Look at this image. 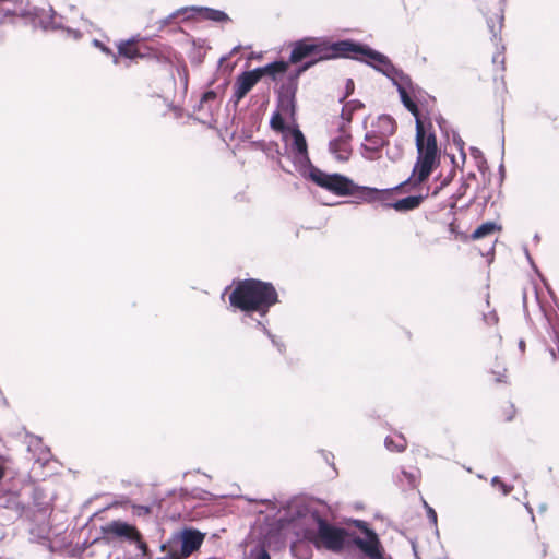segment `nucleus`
Instances as JSON below:
<instances>
[{
	"mask_svg": "<svg viewBox=\"0 0 559 559\" xmlns=\"http://www.w3.org/2000/svg\"><path fill=\"white\" fill-rule=\"evenodd\" d=\"M304 519L307 523L317 524V531L306 530L305 537L311 542L316 548H325L333 552H341L345 549L354 548L350 544L348 531L328 522L321 513L307 506H298L294 511L293 520Z\"/></svg>",
	"mask_w": 559,
	"mask_h": 559,
	"instance_id": "nucleus-1",
	"label": "nucleus"
},
{
	"mask_svg": "<svg viewBox=\"0 0 559 559\" xmlns=\"http://www.w3.org/2000/svg\"><path fill=\"white\" fill-rule=\"evenodd\" d=\"M278 294L274 285L255 278L238 281L229 295V304L239 310H258V316L265 318Z\"/></svg>",
	"mask_w": 559,
	"mask_h": 559,
	"instance_id": "nucleus-2",
	"label": "nucleus"
},
{
	"mask_svg": "<svg viewBox=\"0 0 559 559\" xmlns=\"http://www.w3.org/2000/svg\"><path fill=\"white\" fill-rule=\"evenodd\" d=\"M52 16H43V12L37 7H31L23 0H0V24L7 22L15 23L16 20H22L24 24L32 25L33 28L55 29L60 28L61 25L57 24Z\"/></svg>",
	"mask_w": 559,
	"mask_h": 559,
	"instance_id": "nucleus-3",
	"label": "nucleus"
},
{
	"mask_svg": "<svg viewBox=\"0 0 559 559\" xmlns=\"http://www.w3.org/2000/svg\"><path fill=\"white\" fill-rule=\"evenodd\" d=\"M380 51L350 38L330 41L324 37V59H353L373 68Z\"/></svg>",
	"mask_w": 559,
	"mask_h": 559,
	"instance_id": "nucleus-4",
	"label": "nucleus"
},
{
	"mask_svg": "<svg viewBox=\"0 0 559 559\" xmlns=\"http://www.w3.org/2000/svg\"><path fill=\"white\" fill-rule=\"evenodd\" d=\"M352 522L364 535L359 536L357 533L348 531L350 544L359 550L361 559H391L386 556L378 533L370 527L368 522L359 519Z\"/></svg>",
	"mask_w": 559,
	"mask_h": 559,
	"instance_id": "nucleus-5",
	"label": "nucleus"
},
{
	"mask_svg": "<svg viewBox=\"0 0 559 559\" xmlns=\"http://www.w3.org/2000/svg\"><path fill=\"white\" fill-rule=\"evenodd\" d=\"M305 178L340 197H350L353 195V188H357V183L349 177L338 173L328 174L316 166L307 171Z\"/></svg>",
	"mask_w": 559,
	"mask_h": 559,
	"instance_id": "nucleus-6",
	"label": "nucleus"
},
{
	"mask_svg": "<svg viewBox=\"0 0 559 559\" xmlns=\"http://www.w3.org/2000/svg\"><path fill=\"white\" fill-rule=\"evenodd\" d=\"M136 526L122 521L112 520L100 526V536L95 537L91 545L119 547L132 540Z\"/></svg>",
	"mask_w": 559,
	"mask_h": 559,
	"instance_id": "nucleus-7",
	"label": "nucleus"
},
{
	"mask_svg": "<svg viewBox=\"0 0 559 559\" xmlns=\"http://www.w3.org/2000/svg\"><path fill=\"white\" fill-rule=\"evenodd\" d=\"M205 534L194 527H183L176 532L165 544H162L160 550H165L167 546L177 547L181 557H189L199 550L204 540Z\"/></svg>",
	"mask_w": 559,
	"mask_h": 559,
	"instance_id": "nucleus-8",
	"label": "nucleus"
},
{
	"mask_svg": "<svg viewBox=\"0 0 559 559\" xmlns=\"http://www.w3.org/2000/svg\"><path fill=\"white\" fill-rule=\"evenodd\" d=\"M289 132L292 135L290 152L293 154V163L296 170L302 177H306L307 171L314 167L309 157L306 136L297 124Z\"/></svg>",
	"mask_w": 559,
	"mask_h": 559,
	"instance_id": "nucleus-9",
	"label": "nucleus"
},
{
	"mask_svg": "<svg viewBox=\"0 0 559 559\" xmlns=\"http://www.w3.org/2000/svg\"><path fill=\"white\" fill-rule=\"evenodd\" d=\"M316 53H321V59H324V37H304L292 44L289 62L297 64Z\"/></svg>",
	"mask_w": 559,
	"mask_h": 559,
	"instance_id": "nucleus-10",
	"label": "nucleus"
},
{
	"mask_svg": "<svg viewBox=\"0 0 559 559\" xmlns=\"http://www.w3.org/2000/svg\"><path fill=\"white\" fill-rule=\"evenodd\" d=\"M372 69L385 75L396 88L400 86L406 88V91L414 92L415 86L411 76L396 68L384 53L380 52Z\"/></svg>",
	"mask_w": 559,
	"mask_h": 559,
	"instance_id": "nucleus-11",
	"label": "nucleus"
},
{
	"mask_svg": "<svg viewBox=\"0 0 559 559\" xmlns=\"http://www.w3.org/2000/svg\"><path fill=\"white\" fill-rule=\"evenodd\" d=\"M298 84L299 82L287 75L277 91V109L282 114L288 115L292 120H295L297 110L296 94Z\"/></svg>",
	"mask_w": 559,
	"mask_h": 559,
	"instance_id": "nucleus-12",
	"label": "nucleus"
},
{
	"mask_svg": "<svg viewBox=\"0 0 559 559\" xmlns=\"http://www.w3.org/2000/svg\"><path fill=\"white\" fill-rule=\"evenodd\" d=\"M411 179H406L397 186L386 189H378L373 187L357 185V188H353V195L358 199V202L372 203L376 201H381L383 204L386 203L394 191L400 190Z\"/></svg>",
	"mask_w": 559,
	"mask_h": 559,
	"instance_id": "nucleus-13",
	"label": "nucleus"
},
{
	"mask_svg": "<svg viewBox=\"0 0 559 559\" xmlns=\"http://www.w3.org/2000/svg\"><path fill=\"white\" fill-rule=\"evenodd\" d=\"M416 148L418 156L425 159L438 160V145L437 138L433 132L426 134L424 124L420 119H417L416 126Z\"/></svg>",
	"mask_w": 559,
	"mask_h": 559,
	"instance_id": "nucleus-14",
	"label": "nucleus"
},
{
	"mask_svg": "<svg viewBox=\"0 0 559 559\" xmlns=\"http://www.w3.org/2000/svg\"><path fill=\"white\" fill-rule=\"evenodd\" d=\"M338 135L329 142V152L338 160L347 162L352 155V134L345 123L337 128Z\"/></svg>",
	"mask_w": 559,
	"mask_h": 559,
	"instance_id": "nucleus-15",
	"label": "nucleus"
},
{
	"mask_svg": "<svg viewBox=\"0 0 559 559\" xmlns=\"http://www.w3.org/2000/svg\"><path fill=\"white\" fill-rule=\"evenodd\" d=\"M437 165L438 160L425 159V157L417 156L412 175L407 178L411 179V181L406 185H412L413 187L419 186L429 178Z\"/></svg>",
	"mask_w": 559,
	"mask_h": 559,
	"instance_id": "nucleus-16",
	"label": "nucleus"
},
{
	"mask_svg": "<svg viewBox=\"0 0 559 559\" xmlns=\"http://www.w3.org/2000/svg\"><path fill=\"white\" fill-rule=\"evenodd\" d=\"M251 73L252 72L243 71L236 78L234 85V94L230 98V102L234 104L235 107L258 83L254 80V78L251 76Z\"/></svg>",
	"mask_w": 559,
	"mask_h": 559,
	"instance_id": "nucleus-17",
	"label": "nucleus"
},
{
	"mask_svg": "<svg viewBox=\"0 0 559 559\" xmlns=\"http://www.w3.org/2000/svg\"><path fill=\"white\" fill-rule=\"evenodd\" d=\"M365 141H367L369 144L362 143L360 148L362 151V156L367 159H373L374 155L378 154L381 148L389 143L388 139L379 133L377 134L373 132H367L365 134Z\"/></svg>",
	"mask_w": 559,
	"mask_h": 559,
	"instance_id": "nucleus-18",
	"label": "nucleus"
},
{
	"mask_svg": "<svg viewBox=\"0 0 559 559\" xmlns=\"http://www.w3.org/2000/svg\"><path fill=\"white\" fill-rule=\"evenodd\" d=\"M426 198L427 194L407 195L393 202L383 203V206L393 209L400 213H405L418 209Z\"/></svg>",
	"mask_w": 559,
	"mask_h": 559,
	"instance_id": "nucleus-19",
	"label": "nucleus"
},
{
	"mask_svg": "<svg viewBox=\"0 0 559 559\" xmlns=\"http://www.w3.org/2000/svg\"><path fill=\"white\" fill-rule=\"evenodd\" d=\"M192 16L198 15L202 20L212 21L215 23H226L229 22L230 19L228 14L222 10L209 8V7H191Z\"/></svg>",
	"mask_w": 559,
	"mask_h": 559,
	"instance_id": "nucleus-20",
	"label": "nucleus"
},
{
	"mask_svg": "<svg viewBox=\"0 0 559 559\" xmlns=\"http://www.w3.org/2000/svg\"><path fill=\"white\" fill-rule=\"evenodd\" d=\"M242 312V316L240 318V322L249 328V329H255L261 330L265 334V330H269L266 328V324L269 320L265 318L259 317L255 318V314H258V310H240Z\"/></svg>",
	"mask_w": 559,
	"mask_h": 559,
	"instance_id": "nucleus-21",
	"label": "nucleus"
},
{
	"mask_svg": "<svg viewBox=\"0 0 559 559\" xmlns=\"http://www.w3.org/2000/svg\"><path fill=\"white\" fill-rule=\"evenodd\" d=\"M136 39L135 37H131L127 40H121L118 44V56L134 60L138 58H144V55L141 53L139 48L135 46Z\"/></svg>",
	"mask_w": 559,
	"mask_h": 559,
	"instance_id": "nucleus-22",
	"label": "nucleus"
},
{
	"mask_svg": "<svg viewBox=\"0 0 559 559\" xmlns=\"http://www.w3.org/2000/svg\"><path fill=\"white\" fill-rule=\"evenodd\" d=\"M496 2L498 4V8H497V12L495 13V15L497 17L498 25H496V22L493 21L492 17L487 19V26L491 33L492 40H496L498 37V34L501 32L502 23H503V19H504L506 0H496Z\"/></svg>",
	"mask_w": 559,
	"mask_h": 559,
	"instance_id": "nucleus-23",
	"label": "nucleus"
},
{
	"mask_svg": "<svg viewBox=\"0 0 559 559\" xmlns=\"http://www.w3.org/2000/svg\"><path fill=\"white\" fill-rule=\"evenodd\" d=\"M0 507L12 510L17 516H21L24 512V506L19 500L16 492H7L4 497L0 498Z\"/></svg>",
	"mask_w": 559,
	"mask_h": 559,
	"instance_id": "nucleus-24",
	"label": "nucleus"
},
{
	"mask_svg": "<svg viewBox=\"0 0 559 559\" xmlns=\"http://www.w3.org/2000/svg\"><path fill=\"white\" fill-rule=\"evenodd\" d=\"M321 53H316L313 57H310L302 62L292 72H289L287 75L290 78H294L297 82L299 81L300 75L316 66L320 61H326L328 59H321Z\"/></svg>",
	"mask_w": 559,
	"mask_h": 559,
	"instance_id": "nucleus-25",
	"label": "nucleus"
},
{
	"mask_svg": "<svg viewBox=\"0 0 559 559\" xmlns=\"http://www.w3.org/2000/svg\"><path fill=\"white\" fill-rule=\"evenodd\" d=\"M321 53H316L313 57H310L302 62L292 72H289L287 75L290 78H294L297 82L299 81L300 75L316 66L320 61H326L328 59H321Z\"/></svg>",
	"mask_w": 559,
	"mask_h": 559,
	"instance_id": "nucleus-26",
	"label": "nucleus"
},
{
	"mask_svg": "<svg viewBox=\"0 0 559 559\" xmlns=\"http://www.w3.org/2000/svg\"><path fill=\"white\" fill-rule=\"evenodd\" d=\"M379 134L388 139L393 135L396 130L395 120L389 115H381L378 118Z\"/></svg>",
	"mask_w": 559,
	"mask_h": 559,
	"instance_id": "nucleus-27",
	"label": "nucleus"
},
{
	"mask_svg": "<svg viewBox=\"0 0 559 559\" xmlns=\"http://www.w3.org/2000/svg\"><path fill=\"white\" fill-rule=\"evenodd\" d=\"M397 92L400 95V99L403 106L415 117V119H419V108L417 103L409 96V91L406 88H402L397 86Z\"/></svg>",
	"mask_w": 559,
	"mask_h": 559,
	"instance_id": "nucleus-28",
	"label": "nucleus"
},
{
	"mask_svg": "<svg viewBox=\"0 0 559 559\" xmlns=\"http://www.w3.org/2000/svg\"><path fill=\"white\" fill-rule=\"evenodd\" d=\"M501 226L497 225L493 222H485L479 225L471 235L473 240L481 239L489 235H492L496 230H500Z\"/></svg>",
	"mask_w": 559,
	"mask_h": 559,
	"instance_id": "nucleus-29",
	"label": "nucleus"
},
{
	"mask_svg": "<svg viewBox=\"0 0 559 559\" xmlns=\"http://www.w3.org/2000/svg\"><path fill=\"white\" fill-rule=\"evenodd\" d=\"M132 540L128 544L135 545L136 549L140 551L142 558L150 557L151 551L148 548V545L143 538L142 533L138 530V527L134 531V534H132Z\"/></svg>",
	"mask_w": 559,
	"mask_h": 559,
	"instance_id": "nucleus-30",
	"label": "nucleus"
},
{
	"mask_svg": "<svg viewBox=\"0 0 559 559\" xmlns=\"http://www.w3.org/2000/svg\"><path fill=\"white\" fill-rule=\"evenodd\" d=\"M400 442H395L391 437L384 439V447L391 452H404L407 447L406 439L403 433H397Z\"/></svg>",
	"mask_w": 559,
	"mask_h": 559,
	"instance_id": "nucleus-31",
	"label": "nucleus"
},
{
	"mask_svg": "<svg viewBox=\"0 0 559 559\" xmlns=\"http://www.w3.org/2000/svg\"><path fill=\"white\" fill-rule=\"evenodd\" d=\"M270 127L278 132L290 131L292 129L286 124L285 119L283 118L280 110L273 112L270 119Z\"/></svg>",
	"mask_w": 559,
	"mask_h": 559,
	"instance_id": "nucleus-32",
	"label": "nucleus"
},
{
	"mask_svg": "<svg viewBox=\"0 0 559 559\" xmlns=\"http://www.w3.org/2000/svg\"><path fill=\"white\" fill-rule=\"evenodd\" d=\"M471 155L475 159L477 169L485 174L487 170H489L487 159L485 158L483 152L477 147H471Z\"/></svg>",
	"mask_w": 559,
	"mask_h": 559,
	"instance_id": "nucleus-33",
	"label": "nucleus"
},
{
	"mask_svg": "<svg viewBox=\"0 0 559 559\" xmlns=\"http://www.w3.org/2000/svg\"><path fill=\"white\" fill-rule=\"evenodd\" d=\"M188 12H191V7L179 8L178 10L174 11L173 13H170L169 15H167L166 17H164L157 22L159 25L158 29H163L165 26L173 23L176 17H178L182 14H186Z\"/></svg>",
	"mask_w": 559,
	"mask_h": 559,
	"instance_id": "nucleus-34",
	"label": "nucleus"
},
{
	"mask_svg": "<svg viewBox=\"0 0 559 559\" xmlns=\"http://www.w3.org/2000/svg\"><path fill=\"white\" fill-rule=\"evenodd\" d=\"M270 64L273 66L271 70L265 71L266 75L271 76L273 80L276 79L280 74H285L288 70V63L285 61H274Z\"/></svg>",
	"mask_w": 559,
	"mask_h": 559,
	"instance_id": "nucleus-35",
	"label": "nucleus"
},
{
	"mask_svg": "<svg viewBox=\"0 0 559 559\" xmlns=\"http://www.w3.org/2000/svg\"><path fill=\"white\" fill-rule=\"evenodd\" d=\"M92 45L99 49L104 55L108 56V57H112V62L115 64H118L119 62V59H118V56L114 52V50L111 48H109L108 46H106L103 41H100L99 39L97 38H94L92 40Z\"/></svg>",
	"mask_w": 559,
	"mask_h": 559,
	"instance_id": "nucleus-36",
	"label": "nucleus"
},
{
	"mask_svg": "<svg viewBox=\"0 0 559 559\" xmlns=\"http://www.w3.org/2000/svg\"><path fill=\"white\" fill-rule=\"evenodd\" d=\"M39 10L43 12V16L47 19V16H53L51 17L57 24H60L61 27L59 29H63L64 31V26L62 25V15H58L56 13V11L52 9V7H49L48 10H45V9H41L39 8ZM58 28H55L53 31H57Z\"/></svg>",
	"mask_w": 559,
	"mask_h": 559,
	"instance_id": "nucleus-37",
	"label": "nucleus"
},
{
	"mask_svg": "<svg viewBox=\"0 0 559 559\" xmlns=\"http://www.w3.org/2000/svg\"><path fill=\"white\" fill-rule=\"evenodd\" d=\"M265 335L270 338L272 345L276 347L281 354H284L286 349L284 342H282L276 335L272 334L270 330H265Z\"/></svg>",
	"mask_w": 559,
	"mask_h": 559,
	"instance_id": "nucleus-38",
	"label": "nucleus"
},
{
	"mask_svg": "<svg viewBox=\"0 0 559 559\" xmlns=\"http://www.w3.org/2000/svg\"><path fill=\"white\" fill-rule=\"evenodd\" d=\"M272 68V64H265L263 67H258L253 70H249L248 72H252L251 76L254 78L257 82H259L264 75H266L265 71L271 70Z\"/></svg>",
	"mask_w": 559,
	"mask_h": 559,
	"instance_id": "nucleus-39",
	"label": "nucleus"
},
{
	"mask_svg": "<svg viewBox=\"0 0 559 559\" xmlns=\"http://www.w3.org/2000/svg\"><path fill=\"white\" fill-rule=\"evenodd\" d=\"M165 556L158 557L157 559H186L187 557H181L180 551L177 550V547L167 546L165 550H163Z\"/></svg>",
	"mask_w": 559,
	"mask_h": 559,
	"instance_id": "nucleus-40",
	"label": "nucleus"
},
{
	"mask_svg": "<svg viewBox=\"0 0 559 559\" xmlns=\"http://www.w3.org/2000/svg\"><path fill=\"white\" fill-rule=\"evenodd\" d=\"M453 142H454L456 148L460 151L462 160L464 162L466 158V154L464 152V141L460 138V135L455 131H453Z\"/></svg>",
	"mask_w": 559,
	"mask_h": 559,
	"instance_id": "nucleus-41",
	"label": "nucleus"
},
{
	"mask_svg": "<svg viewBox=\"0 0 559 559\" xmlns=\"http://www.w3.org/2000/svg\"><path fill=\"white\" fill-rule=\"evenodd\" d=\"M354 90H355V84H354V81L352 79H347L346 80V83H345V94L344 96L340 99V102H344L347 97H349L353 93H354Z\"/></svg>",
	"mask_w": 559,
	"mask_h": 559,
	"instance_id": "nucleus-42",
	"label": "nucleus"
},
{
	"mask_svg": "<svg viewBox=\"0 0 559 559\" xmlns=\"http://www.w3.org/2000/svg\"><path fill=\"white\" fill-rule=\"evenodd\" d=\"M132 509H133V512H134L136 515H139V516H141V515H147V514H150V513L152 512V508H151V507H148V506L134 504V506L132 507Z\"/></svg>",
	"mask_w": 559,
	"mask_h": 559,
	"instance_id": "nucleus-43",
	"label": "nucleus"
},
{
	"mask_svg": "<svg viewBox=\"0 0 559 559\" xmlns=\"http://www.w3.org/2000/svg\"><path fill=\"white\" fill-rule=\"evenodd\" d=\"M216 92L214 90H209L204 92L201 96V104H206L209 102H212L216 98Z\"/></svg>",
	"mask_w": 559,
	"mask_h": 559,
	"instance_id": "nucleus-44",
	"label": "nucleus"
},
{
	"mask_svg": "<svg viewBox=\"0 0 559 559\" xmlns=\"http://www.w3.org/2000/svg\"><path fill=\"white\" fill-rule=\"evenodd\" d=\"M424 503H425V508L427 510V516L429 519V522L432 523L433 525H437V512L435 511L433 508L428 506L427 502H424Z\"/></svg>",
	"mask_w": 559,
	"mask_h": 559,
	"instance_id": "nucleus-45",
	"label": "nucleus"
},
{
	"mask_svg": "<svg viewBox=\"0 0 559 559\" xmlns=\"http://www.w3.org/2000/svg\"><path fill=\"white\" fill-rule=\"evenodd\" d=\"M346 107L350 109V111H355V110H358L360 108L364 107V104L358 100V99H354V100H350L346 104Z\"/></svg>",
	"mask_w": 559,
	"mask_h": 559,
	"instance_id": "nucleus-46",
	"label": "nucleus"
},
{
	"mask_svg": "<svg viewBox=\"0 0 559 559\" xmlns=\"http://www.w3.org/2000/svg\"><path fill=\"white\" fill-rule=\"evenodd\" d=\"M346 109H347V107H346V106H345V107H343L342 112H341V117L345 120V122H344V123H345V124H346V127L348 128V124H349V123H350V121H352V111L347 112V111H346Z\"/></svg>",
	"mask_w": 559,
	"mask_h": 559,
	"instance_id": "nucleus-47",
	"label": "nucleus"
},
{
	"mask_svg": "<svg viewBox=\"0 0 559 559\" xmlns=\"http://www.w3.org/2000/svg\"><path fill=\"white\" fill-rule=\"evenodd\" d=\"M527 295H528V292L526 288H524L523 293H522V299H523V310H524V314H525L526 319L530 318L528 311H527Z\"/></svg>",
	"mask_w": 559,
	"mask_h": 559,
	"instance_id": "nucleus-48",
	"label": "nucleus"
},
{
	"mask_svg": "<svg viewBox=\"0 0 559 559\" xmlns=\"http://www.w3.org/2000/svg\"><path fill=\"white\" fill-rule=\"evenodd\" d=\"M437 123H438L440 130L443 133H447V127H448L447 120L443 117L440 116L439 118H437Z\"/></svg>",
	"mask_w": 559,
	"mask_h": 559,
	"instance_id": "nucleus-49",
	"label": "nucleus"
},
{
	"mask_svg": "<svg viewBox=\"0 0 559 559\" xmlns=\"http://www.w3.org/2000/svg\"><path fill=\"white\" fill-rule=\"evenodd\" d=\"M499 488L502 490V493L507 496L512 491L513 486L507 485L506 483L502 481L500 483Z\"/></svg>",
	"mask_w": 559,
	"mask_h": 559,
	"instance_id": "nucleus-50",
	"label": "nucleus"
},
{
	"mask_svg": "<svg viewBox=\"0 0 559 559\" xmlns=\"http://www.w3.org/2000/svg\"><path fill=\"white\" fill-rule=\"evenodd\" d=\"M64 31H66L68 34L72 35L75 39H79V38H81V36H82V33H81L80 31H78V29H73V28H70V27H66V28H64Z\"/></svg>",
	"mask_w": 559,
	"mask_h": 559,
	"instance_id": "nucleus-51",
	"label": "nucleus"
},
{
	"mask_svg": "<svg viewBox=\"0 0 559 559\" xmlns=\"http://www.w3.org/2000/svg\"><path fill=\"white\" fill-rule=\"evenodd\" d=\"M403 475L408 479V481L411 484H414L415 480H416V476L413 474V473H409V472H406V471H402Z\"/></svg>",
	"mask_w": 559,
	"mask_h": 559,
	"instance_id": "nucleus-52",
	"label": "nucleus"
},
{
	"mask_svg": "<svg viewBox=\"0 0 559 559\" xmlns=\"http://www.w3.org/2000/svg\"><path fill=\"white\" fill-rule=\"evenodd\" d=\"M485 320L488 321V323H490L491 321L493 323H496L498 321V317L495 312L490 313L488 317L487 316H484Z\"/></svg>",
	"mask_w": 559,
	"mask_h": 559,
	"instance_id": "nucleus-53",
	"label": "nucleus"
},
{
	"mask_svg": "<svg viewBox=\"0 0 559 559\" xmlns=\"http://www.w3.org/2000/svg\"><path fill=\"white\" fill-rule=\"evenodd\" d=\"M496 382L498 383H507V377L504 373H497Z\"/></svg>",
	"mask_w": 559,
	"mask_h": 559,
	"instance_id": "nucleus-54",
	"label": "nucleus"
},
{
	"mask_svg": "<svg viewBox=\"0 0 559 559\" xmlns=\"http://www.w3.org/2000/svg\"><path fill=\"white\" fill-rule=\"evenodd\" d=\"M548 352H549L552 360L557 359V355L559 356L558 348L555 349L554 347H549Z\"/></svg>",
	"mask_w": 559,
	"mask_h": 559,
	"instance_id": "nucleus-55",
	"label": "nucleus"
},
{
	"mask_svg": "<svg viewBox=\"0 0 559 559\" xmlns=\"http://www.w3.org/2000/svg\"><path fill=\"white\" fill-rule=\"evenodd\" d=\"M524 507H525L526 511L531 514V519L534 522L535 521V516H534V513H533V508L530 506V503H525Z\"/></svg>",
	"mask_w": 559,
	"mask_h": 559,
	"instance_id": "nucleus-56",
	"label": "nucleus"
},
{
	"mask_svg": "<svg viewBox=\"0 0 559 559\" xmlns=\"http://www.w3.org/2000/svg\"><path fill=\"white\" fill-rule=\"evenodd\" d=\"M500 483H502V481H501V479H500V477H499V476H493V477L491 478V485H492V486H499V485H500Z\"/></svg>",
	"mask_w": 559,
	"mask_h": 559,
	"instance_id": "nucleus-57",
	"label": "nucleus"
},
{
	"mask_svg": "<svg viewBox=\"0 0 559 559\" xmlns=\"http://www.w3.org/2000/svg\"><path fill=\"white\" fill-rule=\"evenodd\" d=\"M499 174H500V182H502V180L504 178V166L502 163L499 165Z\"/></svg>",
	"mask_w": 559,
	"mask_h": 559,
	"instance_id": "nucleus-58",
	"label": "nucleus"
},
{
	"mask_svg": "<svg viewBox=\"0 0 559 559\" xmlns=\"http://www.w3.org/2000/svg\"><path fill=\"white\" fill-rule=\"evenodd\" d=\"M518 346H519V349L523 353L525 350V346H526L525 341L520 340Z\"/></svg>",
	"mask_w": 559,
	"mask_h": 559,
	"instance_id": "nucleus-59",
	"label": "nucleus"
},
{
	"mask_svg": "<svg viewBox=\"0 0 559 559\" xmlns=\"http://www.w3.org/2000/svg\"><path fill=\"white\" fill-rule=\"evenodd\" d=\"M538 509H539V512H545L547 510V504L546 503H540Z\"/></svg>",
	"mask_w": 559,
	"mask_h": 559,
	"instance_id": "nucleus-60",
	"label": "nucleus"
},
{
	"mask_svg": "<svg viewBox=\"0 0 559 559\" xmlns=\"http://www.w3.org/2000/svg\"><path fill=\"white\" fill-rule=\"evenodd\" d=\"M5 475V469L3 466L0 465V481L2 480V478L4 477Z\"/></svg>",
	"mask_w": 559,
	"mask_h": 559,
	"instance_id": "nucleus-61",
	"label": "nucleus"
},
{
	"mask_svg": "<svg viewBox=\"0 0 559 559\" xmlns=\"http://www.w3.org/2000/svg\"><path fill=\"white\" fill-rule=\"evenodd\" d=\"M204 105H205V104H201V100H200V102H199V104L194 106V111H197V110H201V109L203 108V106H204Z\"/></svg>",
	"mask_w": 559,
	"mask_h": 559,
	"instance_id": "nucleus-62",
	"label": "nucleus"
},
{
	"mask_svg": "<svg viewBox=\"0 0 559 559\" xmlns=\"http://www.w3.org/2000/svg\"><path fill=\"white\" fill-rule=\"evenodd\" d=\"M533 240H534L536 243H538V242L540 241V236H539V234H538V233H536V234L534 235Z\"/></svg>",
	"mask_w": 559,
	"mask_h": 559,
	"instance_id": "nucleus-63",
	"label": "nucleus"
},
{
	"mask_svg": "<svg viewBox=\"0 0 559 559\" xmlns=\"http://www.w3.org/2000/svg\"><path fill=\"white\" fill-rule=\"evenodd\" d=\"M525 254H526L527 260L530 261V263L533 265V260H532V258H531V255L528 253V250L526 248H525Z\"/></svg>",
	"mask_w": 559,
	"mask_h": 559,
	"instance_id": "nucleus-64",
	"label": "nucleus"
}]
</instances>
